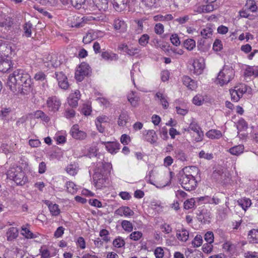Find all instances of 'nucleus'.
Instances as JSON below:
<instances>
[{"instance_id":"obj_59","label":"nucleus","mask_w":258,"mask_h":258,"mask_svg":"<svg viewBox=\"0 0 258 258\" xmlns=\"http://www.w3.org/2000/svg\"><path fill=\"white\" fill-rule=\"evenodd\" d=\"M64 114V116L67 118L70 119L75 116V115L76 114V112L72 108H67L65 110Z\"/></svg>"},{"instance_id":"obj_30","label":"nucleus","mask_w":258,"mask_h":258,"mask_svg":"<svg viewBox=\"0 0 258 258\" xmlns=\"http://www.w3.org/2000/svg\"><path fill=\"white\" fill-rule=\"evenodd\" d=\"M206 135L211 139H219L222 137V134L219 130H211L206 133Z\"/></svg>"},{"instance_id":"obj_60","label":"nucleus","mask_w":258,"mask_h":258,"mask_svg":"<svg viewBox=\"0 0 258 258\" xmlns=\"http://www.w3.org/2000/svg\"><path fill=\"white\" fill-rule=\"evenodd\" d=\"M156 258H163L164 255V249L161 247H157L154 250Z\"/></svg>"},{"instance_id":"obj_19","label":"nucleus","mask_w":258,"mask_h":258,"mask_svg":"<svg viewBox=\"0 0 258 258\" xmlns=\"http://www.w3.org/2000/svg\"><path fill=\"white\" fill-rule=\"evenodd\" d=\"M113 26L114 29L119 32H124L127 28V25L125 22L119 18L114 20Z\"/></svg>"},{"instance_id":"obj_20","label":"nucleus","mask_w":258,"mask_h":258,"mask_svg":"<svg viewBox=\"0 0 258 258\" xmlns=\"http://www.w3.org/2000/svg\"><path fill=\"white\" fill-rule=\"evenodd\" d=\"M127 2V0H112L114 8L118 12H121L125 9Z\"/></svg>"},{"instance_id":"obj_3","label":"nucleus","mask_w":258,"mask_h":258,"mask_svg":"<svg viewBox=\"0 0 258 258\" xmlns=\"http://www.w3.org/2000/svg\"><path fill=\"white\" fill-rule=\"evenodd\" d=\"M7 176L17 185H23L28 181L27 176L20 166L11 167L7 171Z\"/></svg>"},{"instance_id":"obj_23","label":"nucleus","mask_w":258,"mask_h":258,"mask_svg":"<svg viewBox=\"0 0 258 258\" xmlns=\"http://www.w3.org/2000/svg\"><path fill=\"white\" fill-rule=\"evenodd\" d=\"M129 119V115L127 112L122 111L118 118V124L120 126H124Z\"/></svg>"},{"instance_id":"obj_61","label":"nucleus","mask_w":258,"mask_h":258,"mask_svg":"<svg viewBox=\"0 0 258 258\" xmlns=\"http://www.w3.org/2000/svg\"><path fill=\"white\" fill-rule=\"evenodd\" d=\"M91 111V106L87 104L83 105L81 110L82 113L86 116L90 115Z\"/></svg>"},{"instance_id":"obj_28","label":"nucleus","mask_w":258,"mask_h":258,"mask_svg":"<svg viewBox=\"0 0 258 258\" xmlns=\"http://www.w3.org/2000/svg\"><path fill=\"white\" fill-rule=\"evenodd\" d=\"M176 236L178 240L183 242H185L188 239L189 233L187 230L183 229L181 230L177 231Z\"/></svg>"},{"instance_id":"obj_13","label":"nucleus","mask_w":258,"mask_h":258,"mask_svg":"<svg viewBox=\"0 0 258 258\" xmlns=\"http://www.w3.org/2000/svg\"><path fill=\"white\" fill-rule=\"evenodd\" d=\"M80 92L76 90L74 93L70 94L68 98V103L72 107H76L78 104V101L80 99Z\"/></svg>"},{"instance_id":"obj_37","label":"nucleus","mask_w":258,"mask_h":258,"mask_svg":"<svg viewBox=\"0 0 258 258\" xmlns=\"http://www.w3.org/2000/svg\"><path fill=\"white\" fill-rule=\"evenodd\" d=\"M66 187L69 192L74 194L77 192L78 190V187L76 184L72 181H68L66 183Z\"/></svg>"},{"instance_id":"obj_10","label":"nucleus","mask_w":258,"mask_h":258,"mask_svg":"<svg viewBox=\"0 0 258 258\" xmlns=\"http://www.w3.org/2000/svg\"><path fill=\"white\" fill-rule=\"evenodd\" d=\"M192 66L194 73L198 75L201 74L205 67V59L202 57L195 58L193 60Z\"/></svg>"},{"instance_id":"obj_6","label":"nucleus","mask_w":258,"mask_h":258,"mask_svg":"<svg viewBox=\"0 0 258 258\" xmlns=\"http://www.w3.org/2000/svg\"><path fill=\"white\" fill-rule=\"evenodd\" d=\"M91 73V69L89 65L86 62H82L77 68L75 78L78 81L81 82L85 77L88 76Z\"/></svg>"},{"instance_id":"obj_8","label":"nucleus","mask_w":258,"mask_h":258,"mask_svg":"<svg viewBox=\"0 0 258 258\" xmlns=\"http://www.w3.org/2000/svg\"><path fill=\"white\" fill-rule=\"evenodd\" d=\"M247 86L245 84H240L235 86L234 89H230V93L231 99L234 102H237L247 91Z\"/></svg>"},{"instance_id":"obj_35","label":"nucleus","mask_w":258,"mask_h":258,"mask_svg":"<svg viewBox=\"0 0 258 258\" xmlns=\"http://www.w3.org/2000/svg\"><path fill=\"white\" fill-rule=\"evenodd\" d=\"M244 151V146L242 145H239L237 146H235L232 148L229 149V152L235 156H238L241 153H243Z\"/></svg>"},{"instance_id":"obj_29","label":"nucleus","mask_w":258,"mask_h":258,"mask_svg":"<svg viewBox=\"0 0 258 258\" xmlns=\"http://www.w3.org/2000/svg\"><path fill=\"white\" fill-rule=\"evenodd\" d=\"M245 7L247 10L252 13H255L258 9L257 3L254 0H247Z\"/></svg>"},{"instance_id":"obj_57","label":"nucleus","mask_w":258,"mask_h":258,"mask_svg":"<svg viewBox=\"0 0 258 258\" xmlns=\"http://www.w3.org/2000/svg\"><path fill=\"white\" fill-rule=\"evenodd\" d=\"M203 242L202 237L201 235H197L192 242V244L195 247H198L201 245Z\"/></svg>"},{"instance_id":"obj_31","label":"nucleus","mask_w":258,"mask_h":258,"mask_svg":"<svg viewBox=\"0 0 258 258\" xmlns=\"http://www.w3.org/2000/svg\"><path fill=\"white\" fill-rule=\"evenodd\" d=\"M102 58L105 60H116L118 59V56L114 53L109 52L108 51H103L101 53Z\"/></svg>"},{"instance_id":"obj_56","label":"nucleus","mask_w":258,"mask_h":258,"mask_svg":"<svg viewBox=\"0 0 258 258\" xmlns=\"http://www.w3.org/2000/svg\"><path fill=\"white\" fill-rule=\"evenodd\" d=\"M143 234L140 231H134L130 235V238L134 241L139 240L142 236Z\"/></svg>"},{"instance_id":"obj_15","label":"nucleus","mask_w":258,"mask_h":258,"mask_svg":"<svg viewBox=\"0 0 258 258\" xmlns=\"http://www.w3.org/2000/svg\"><path fill=\"white\" fill-rule=\"evenodd\" d=\"M144 139L151 144L156 142L157 140V136L156 132L153 130L145 131L143 133Z\"/></svg>"},{"instance_id":"obj_7","label":"nucleus","mask_w":258,"mask_h":258,"mask_svg":"<svg viewBox=\"0 0 258 258\" xmlns=\"http://www.w3.org/2000/svg\"><path fill=\"white\" fill-rule=\"evenodd\" d=\"M104 164L103 162H99L97 164L98 171H96L93 176V182L97 188H100L104 184L106 181L105 177L101 174L102 170L100 168L104 167Z\"/></svg>"},{"instance_id":"obj_64","label":"nucleus","mask_w":258,"mask_h":258,"mask_svg":"<svg viewBox=\"0 0 258 258\" xmlns=\"http://www.w3.org/2000/svg\"><path fill=\"white\" fill-rule=\"evenodd\" d=\"M185 255L186 258H203L201 254L195 255L193 253L192 250L187 249L185 251Z\"/></svg>"},{"instance_id":"obj_25","label":"nucleus","mask_w":258,"mask_h":258,"mask_svg":"<svg viewBox=\"0 0 258 258\" xmlns=\"http://www.w3.org/2000/svg\"><path fill=\"white\" fill-rule=\"evenodd\" d=\"M136 92L132 91L127 95L128 101L134 107L138 106L139 101V97L136 95Z\"/></svg>"},{"instance_id":"obj_36","label":"nucleus","mask_w":258,"mask_h":258,"mask_svg":"<svg viewBox=\"0 0 258 258\" xmlns=\"http://www.w3.org/2000/svg\"><path fill=\"white\" fill-rule=\"evenodd\" d=\"M237 203L244 211H246L251 204L250 200L248 198L239 199L237 201Z\"/></svg>"},{"instance_id":"obj_12","label":"nucleus","mask_w":258,"mask_h":258,"mask_svg":"<svg viewBox=\"0 0 258 258\" xmlns=\"http://www.w3.org/2000/svg\"><path fill=\"white\" fill-rule=\"evenodd\" d=\"M55 76L57 80L59 87L63 90L68 89L69 84L67 76L62 72H56Z\"/></svg>"},{"instance_id":"obj_48","label":"nucleus","mask_w":258,"mask_h":258,"mask_svg":"<svg viewBox=\"0 0 258 258\" xmlns=\"http://www.w3.org/2000/svg\"><path fill=\"white\" fill-rule=\"evenodd\" d=\"M247 122L243 118L240 119L237 122V128L238 131H244L247 129Z\"/></svg>"},{"instance_id":"obj_62","label":"nucleus","mask_w":258,"mask_h":258,"mask_svg":"<svg viewBox=\"0 0 258 258\" xmlns=\"http://www.w3.org/2000/svg\"><path fill=\"white\" fill-rule=\"evenodd\" d=\"M199 157L207 160H210L213 158V156L212 154L206 153L204 151L202 150L199 153Z\"/></svg>"},{"instance_id":"obj_11","label":"nucleus","mask_w":258,"mask_h":258,"mask_svg":"<svg viewBox=\"0 0 258 258\" xmlns=\"http://www.w3.org/2000/svg\"><path fill=\"white\" fill-rule=\"evenodd\" d=\"M47 107L50 111H57L61 105L60 100L56 96L49 97L47 100Z\"/></svg>"},{"instance_id":"obj_34","label":"nucleus","mask_w":258,"mask_h":258,"mask_svg":"<svg viewBox=\"0 0 258 258\" xmlns=\"http://www.w3.org/2000/svg\"><path fill=\"white\" fill-rule=\"evenodd\" d=\"M174 157L181 162L187 161V159L185 153L180 149H177L174 151Z\"/></svg>"},{"instance_id":"obj_39","label":"nucleus","mask_w":258,"mask_h":258,"mask_svg":"<svg viewBox=\"0 0 258 258\" xmlns=\"http://www.w3.org/2000/svg\"><path fill=\"white\" fill-rule=\"evenodd\" d=\"M184 48L188 50H192L196 47V41L192 39H187L183 42Z\"/></svg>"},{"instance_id":"obj_44","label":"nucleus","mask_w":258,"mask_h":258,"mask_svg":"<svg viewBox=\"0 0 258 258\" xmlns=\"http://www.w3.org/2000/svg\"><path fill=\"white\" fill-rule=\"evenodd\" d=\"M49 211L53 216H57L60 213V210L57 204H53L49 209Z\"/></svg>"},{"instance_id":"obj_52","label":"nucleus","mask_w":258,"mask_h":258,"mask_svg":"<svg viewBox=\"0 0 258 258\" xmlns=\"http://www.w3.org/2000/svg\"><path fill=\"white\" fill-rule=\"evenodd\" d=\"M77 169L76 165L70 164L66 168V171L71 175H75L77 173Z\"/></svg>"},{"instance_id":"obj_38","label":"nucleus","mask_w":258,"mask_h":258,"mask_svg":"<svg viewBox=\"0 0 258 258\" xmlns=\"http://www.w3.org/2000/svg\"><path fill=\"white\" fill-rule=\"evenodd\" d=\"M34 116L36 118H40L46 122H48L50 120L49 117L41 110H37L35 111L34 113Z\"/></svg>"},{"instance_id":"obj_4","label":"nucleus","mask_w":258,"mask_h":258,"mask_svg":"<svg viewBox=\"0 0 258 258\" xmlns=\"http://www.w3.org/2000/svg\"><path fill=\"white\" fill-rule=\"evenodd\" d=\"M234 71L232 67L225 65L217 76L218 83L223 86L229 83L234 77Z\"/></svg>"},{"instance_id":"obj_21","label":"nucleus","mask_w":258,"mask_h":258,"mask_svg":"<svg viewBox=\"0 0 258 258\" xmlns=\"http://www.w3.org/2000/svg\"><path fill=\"white\" fill-rule=\"evenodd\" d=\"M183 84L189 89L194 90L197 87V83L188 76H184L182 79Z\"/></svg>"},{"instance_id":"obj_1","label":"nucleus","mask_w":258,"mask_h":258,"mask_svg":"<svg viewBox=\"0 0 258 258\" xmlns=\"http://www.w3.org/2000/svg\"><path fill=\"white\" fill-rule=\"evenodd\" d=\"M7 85L13 93H18L21 95H28L33 90L30 75L21 69L15 71L9 76Z\"/></svg>"},{"instance_id":"obj_5","label":"nucleus","mask_w":258,"mask_h":258,"mask_svg":"<svg viewBox=\"0 0 258 258\" xmlns=\"http://www.w3.org/2000/svg\"><path fill=\"white\" fill-rule=\"evenodd\" d=\"M173 175V172H169L168 173L159 175L157 180L155 181V182H153L151 179H149V181L151 184L155 185L157 187L162 188L170 184L171 179Z\"/></svg>"},{"instance_id":"obj_49","label":"nucleus","mask_w":258,"mask_h":258,"mask_svg":"<svg viewBox=\"0 0 258 258\" xmlns=\"http://www.w3.org/2000/svg\"><path fill=\"white\" fill-rule=\"evenodd\" d=\"M149 38V36L148 34L142 35L139 39V44L142 46H145L148 43Z\"/></svg>"},{"instance_id":"obj_27","label":"nucleus","mask_w":258,"mask_h":258,"mask_svg":"<svg viewBox=\"0 0 258 258\" xmlns=\"http://www.w3.org/2000/svg\"><path fill=\"white\" fill-rule=\"evenodd\" d=\"M244 74L248 77H258V67L256 66L247 67L245 70Z\"/></svg>"},{"instance_id":"obj_32","label":"nucleus","mask_w":258,"mask_h":258,"mask_svg":"<svg viewBox=\"0 0 258 258\" xmlns=\"http://www.w3.org/2000/svg\"><path fill=\"white\" fill-rule=\"evenodd\" d=\"M156 97L160 100V103L162 104L163 107L165 109L167 108L169 104L167 100V96L164 95L162 93L158 92L156 94Z\"/></svg>"},{"instance_id":"obj_14","label":"nucleus","mask_w":258,"mask_h":258,"mask_svg":"<svg viewBox=\"0 0 258 258\" xmlns=\"http://www.w3.org/2000/svg\"><path fill=\"white\" fill-rule=\"evenodd\" d=\"M70 134L74 139L78 140L85 139L87 136L86 133L79 130L78 124L73 125L71 130Z\"/></svg>"},{"instance_id":"obj_54","label":"nucleus","mask_w":258,"mask_h":258,"mask_svg":"<svg viewBox=\"0 0 258 258\" xmlns=\"http://www.w3.org/2000/svg\"><path fill=\"white\" fill-rule=\"evenodd\" d=\"M109 232L106 229H102L100 230L99 233V235L100 237L102 238L103 241L106 242H108L110 240V239L108 237Z\"/></svg>"},{"instance_id":"obj_17","label":"nucleus","mask_w":258,"mask_h":258,"mask_svg":"<svg viewBox=\"0 0 258 258\" xmlns=\"http://www.w3.org/2000/svg\"><path fill=\"white\" fill-rule=\"evenodd\" d=\"M102 144L105 146L107 150L111 154L117 152L119 149V144L116 142H102Z\"/></svg>"},{"instance_id":"obj_22","label":"nucleus","mask_w":258,"mask_h":258,"mask_svg":"<svg viewBox=\"0 0 258 258\" xmlns=\"http://www.w3.org/2000/svg\"><path fill=\"white\" fill-rule=\"evenodd\" d=\"M11 24L10 18L4 14L0 10V26L2 27H9L11 26Z\"/></svg>"},{"instance_id":"obj_33","label":"nucleus","mask_w":258,"mask_h":258,"mask_svg":"<svg viewBox=\"0 0 258 258\" xmlns=\"http://www.w3.org/2000/svg\"><path fill=\"white\" fill-rule=\"evenodd\" d=\"M18 235V230L15 227H11L9 229L7 232V239L9 241H11L16 237Z\"/></svg>"},{"instance_id":"obj_42","label":"nucleus","mask_w":258,"mask_h":258,"mask_svg":"<svg viewBox=\"0 0 258 258\" xmlns=\"http://www.w3.org/2000/svg\"><path fill=\"white\" fill-rule=\"evenodd\" d=\"M212 8L213 7L211 6L207 7L205 6V5H202L198 7L194 11L198 13H210L212 12Z\"/></svg>"},{"instance_id":"obj_26","label":"nucleus","mask_w":258,"mask_h":258,"mask_svg":"<svg viewBox=\"0 0 258 258\" xmlns=\"http://www.w3.org/2000/svg\"><path fill=\"white\" fill-rule=\"evenodd\" d=\"M248 239L253 243H258V229H253L248 234Z\"/></svg>"},{"instance_id":"obj_53","label":"nucleus","mask_w":258,"mask_h":258,"mask_svg":"<svg viewBox=\"0 0 258 258\" xmlns=\"http://www.w3.org/2000/svg\"><path fill=\"white\" fill-rule=\"evenodd\" d=\"M140 51V49L138 47H127L126 50H124L127 54L130 55H134L138 54Z\"/></svg>"},{"instance_id":"obj_40","label":"nucleus","mask_w":258,"mask_h":258,"mask_svg":"<svg viewBox=\"0 0 258 258\" xmlns=\"http://www.w3.org/2000/svg\"><path fill=\"white\" fill-rule=\"evenodd\" d=\"M213 32V29L207 27L201 31V35L205 39L210 38L212 37Z\"/></svg>"},{"instance_id":"obj_43","label":"nucleus","mask_w":258,"mask_h":258,"mask_svg":"<svg viewBox=\"0 0 258 258\" xmlns=\"http://www.w3.org/2000/svg\"><path fill=\"white\" fill-rule=\"evenodd\" d=\"M121 226L124 230L128 232H131L133 229V224L127 220H123L121 222Z\"/></svg>"},{"instance_id":"obj_24","label":"nucleus","mask_w":258,"mask_h":258,"mask_svg":"<svg viewBox=\"0 0 258 258\" xmlns=\"http://www.w3.org/2000/svg\"><path fill=\"white\" fill-rule=\"evenodd\" d=\"M213 177L219 182H223L225 179L226 174L223 170L218 169L215 170L212 174Z\"/></svg>"},{"instance_id":"obj_9","label":"nucleus","mask_w":258,"mask_h":258,"mask_svg":"<svg viewBox=\"0 0 258 258\" xmlns=\"http://www.w3.org/2000/svg\"><path fill=\"white\" fill-rule=\"evenodd\" d=\"M16 48V44L13 43H7L2 40L0 53L6 56L7 58L11 57L15 55Z\"/></svg>"},{"instance_id":"obj_47","label":"nucleus","mask_w":258,"mask_h":258,"mask_svg":"<svg viewBox=\"0 0 258 258\" xmlns=\"http://www.w3.org/2000/svg\"><path fill=\"white\" fill-rule=\"evenodd\" d=\"M94 39L95 37L94 33L91 31H89L83 37V42L85 44H88L90 43Z\"/></svg>"},{"instance_id":"obj_41","label":"nucleus","mask_w":258,"mask_h":258,"mask_svg":"<svg viewBox=\"0 0 258 258\" xmlns=\"http://www.w3.org/2000/svg\"><path fill=\"white\" fill-rule=\"evenodd\" d=\"M223 248L227 252L230 253L234 252L235 249V246L230 241H226L223 244Z\"/></svg>"},{"instance_id":"obj_18","label":"nucleus","mask_w":258,"mask_h":258,"mask_svg":"<svg viewBox=\"0 0 258 258\" xmlns=\"http://www.w3.org/2000/svg\"><path fill=\"white\" fill-rule=\"evenodd\" d=\"M12 62L8 58L0 56V71L6 72L11 68Z\"/></svg>"},{"instance_id":"obj_51","label":"nucleus","mask_w":258,"mask_h":258,"mask_svg":"<svg viewBox=\"0 0 258 258\" xmlns=\"http://www.w3.org/2000/svg\"><path fill=\"white\" fill-rule=\"evenodd\" d=\"M195 201L194 199H190L186 200L184 203V208L185 209L188 210L194 207Z\"/></svg>"},{"instance_id":"obj_50","label":"nucleus","mask_w":258,"mask_h":258,"mask_svg":"<svg viewBox=\"0 0 258 258\" xmlns=\"http://www.w3.org/2000/svg\"><path fill=\"white\" fill-rule=\"evenodd\" d=\"M204 101V97L200 94L195 96L192 99V102L196 105H201Z\"/></svg>"},{"instance_id":"obj_58","label":"nucleus","mask_w":258,"mask_h":258,"mask_svg":"<svg viewBox=\"0 0 258 258\" xmlns=\"http://www.w3.org/2000/svg\"><path fill=\"white\" fill-rule=\"evenodd\" d=\"M205 240L209 244H212L214 242V234L211 231L207 232L204 236Z\"/></svg>"},{"instance_id":"obj_16","label":"nucleus","mask_w":258,"mask_h":258,"mask_svg":"<svg viewBox=\"0 0 258 258\" xmlns=\"http://www.w3.org/2000/svg\"><path fill=\"white\" fill-rule=\"evenodd\" d=\"M115 214L120 216L129 217L133 216L134 212L128 207L122 206L115 211Z\"/></svg>"},{"instance_id":"obj_46","label":"nucleus","mask_w":258,"mask_h":258,"mask_svg":"<svg viewBox=\"0 0 258 258\" xmlns=\"http://www.w3.org/2000/svg\"><path fill=\"white\" fill-rule=\"evenodd\" d=\"M32 25L31 23L28 22L25 24L23 27L25 35L29 37L31 36Z\"/></svg>"},{"instance_id":"obj_63","label":"nucleus","mask_w":258,"mask_h":258,"mask_svg":"<svg viewBox=\"0 0 258 258\" xmlns=\"http://www.w3.org/2000/svg\"><path fill=\"white\" fill-rule=\"evenodd\" d=\"M40 252L42 258H49L50 256L49 251L45 248L44 246L41 247L40 249Z\"/></svg>"},{"instance_id":"obj_55","label":"nucleus","mask_w":258,"mask_h":258,"mask_svg":"<svg viewBox=\"0 0 258 258\" xmlns=\"http://www.w3.org/2000/svg\"><path fill=\"white\" fill-rule=\"evenodd\" d=\"M72 6L76 8L80 9L85 4V0H70Z\"/></svg>"},{"instance_id":"obj_45","label":"nucleus","mask_w":258,"mask_h":258,"mask_svg":"<svg viewBox=\"0 0 258 258\" xmlns=\"http://www.w3.org/2000/svg\"><path fill=\"white\" fill-rule=\"evenodd\" d=\"M113 245L116 248H121L124 246L125 241L122 237L118 236L113 240Z\"/></svg>"},{"instance_id":"obj_2","label":"nucleus","mask_w":258,"mask_h":258,"mask_svg":"<svg viewBox=\"0 0 258 258\" xmlns=\"http://www.w3.org/2000/svg\"><path fill=\"white\" fill-rule=\"evenodd\" d=\"M198 170L195 166L185 167L180 172L179 182L182 187L187 191L194 190L197 186V181L193 174Z\"/></svg>"}]
</instances>
